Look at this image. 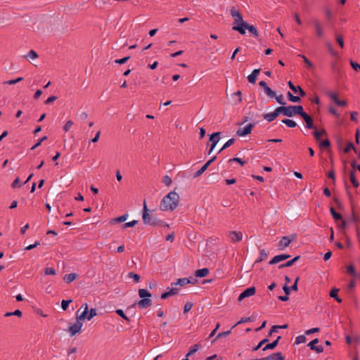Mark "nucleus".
Listing matches in <instances>:
<instances>
[{
    "label": "nucleus",
    "instance_id": "f257e3e1",
    "mask_svg": "<svg viewBox=\"0 0 360 360\" xmlns=\"http://www.w3.org/2000/svg\"><path fill=\"white\" fill-rule=\"evenodd\" d=\"M179 202V195L175 191H171L167 195H165L163 199L161 200L160 205V209L162 211H167L171 210L173 211L175 210Z\"/></svg>",
    "mask_w": 360,
    "mask_h": 360
},
{
    "label": "nucleus",
    "instance_id": "f03ea898",
    "mask_svg": "<svg viewBox=\"0 0 360 360\" xmlns=\"http://www.w3.org/2000/svg\"><path fill=\"white\" fill-rule=\"evenodd\" d=\"M143 222L145 224H148L153 226H165L169 227V224L162 220L158 219L156 217L151 216L149 214V210L147 207L146 201L143 202V213H142Z\"/></svg>",
    "mask_w": 360,
    "mask_h": 360
},
{
    "label": "nucleus",
    "instance_id": "7ed1b4c3",
    "mask_svg": "<svg viewBox=\"0 0 360 360\" xmlns=\"http://www.w3.org/2000/svg\"><path fill=\"white\" fill-rule=\"evenodd\" d=\"M34 30L38 32H47L53 33L54 34H64L69 31L68 26H66L65 24H53L52 25L46 26V27H40L39 26H37V29Z\"/></svg>",
    "mask_w": 360,
    "mask_h": 360
},
{
    "label": "nucleus",
    "instance_id": "20e7f679",
    "mask_svg": "<svg viewBox=\"0 0 360 360\" xmlns=\"http://www.w3.org/2000/svg\"><path fill=\"white\" fill-rule=\"evenodd\" d=\"M139 295L141 300H140L137 304L141 309H147L152 305V300L150 299L151 293L146 289H139Z\"/></svg>",
    "mask_w": 360,
    "mask_h": 360
},
{
    "label": "nucleus",
    "instance_id": "39448f33",
    "mask_svg": "<svg viewBox=\"0 0 360 360\" xmlns=\"http://www.w3.org/2000/svg\"><path fill=\"white\" fill-rule=\"evenodd\" d=\"M287 113L286 117H291L294 115H299L300 116L304 112V108L302 105H290L286 107Z\"/></svg>",
    "mask_w": 360,
    "mask_h": 360
},
{
    "label": "nucleus",
    "instance_id": "423d86ee",
    "mask_svg": "<svg viewBox=\"0 0 360 360\" xmlns=\"http://www.w3.org/2000/svg\"><path fill=\"white\" fill-rule=\"evenodd\" d=\"M89 312V308L87 303H84L82 305L81 308L77 312L76 320L79 322L85 319H87Z\"/></svg>",
    "mask_w": 360,
    "mask_h": 360
},
{
    "label": "nucleus",
    "instance_id": "0eeeda50",
    "mask_svg": "<svg viewBox=\"0 0 360 360\" xmlns=\"http://www.w3.org/2000/svg\"><path fill=\"white\" fill-rule=\"evenodd\" d=\"M221 132H214L210 136L209 141L211 142L210 148L208 150V155H210L220 140Z\"/></svg>",
    "mask_w": 360,
    "mask_h": 360
},
{
    "label": "nucleus",
    "instance_id": "6e6552de",
    "mask_svg": "<svg viewBox=\"0 0 360 360\" xmlns=\"http://www.w3.org/2000/svg\"><path fill=\"white\" fill-rule=\"evenodd\" d=\"M255 123H250L243 128H239L236 131V134L239 136H245L251 134L252 129L255 127Z\"/></svg>",
    "mask_w": 360,
    "mask_h": 360
},
{
    "label": "nucleus",
    "instance_id": "1a4fd4ad",
    "mask_svg": "<svg viewBox=\"0 0 360 360\" xmlns=\"http://www.w3.org/2000/svg\"><path fill=\"white\" fill-rule=\"evenodd\" d=\"M255 292H256L255 287L248 288L240 294V295L238 298V300L239 302H240L246 297L254 295L255 294Z\"/></svg>",
    "mask_w": 360,
    "mask_h": 360
},
{
    "label": "nucleus",
    "instance_id": "9d476101",
    "mask_svg": "<svg viewBox=\"0 0 360 360\" xmlns=\"http://www.w3.org/2000/svg\"><path fill=\"white\" fill-rule=\"evenodd\" d=\"M217 159V156H213L210 160H209L199 170H198L195 174L193 177L197 178L202 175L205 171L208 168L211 163H212Z\"/></svg>",
    "mask_w": 360,
    "mask_h": 360
},
{
    "label": "nucleus",
    "instance_id": "9b49d317",
    "mask_svg": "<svg viewBox=\"0 0 360 360\" xmlns=\"http://www.w3.org/2000/svg\"><path fill=\"white\" fill-rule=\"evenodd\" d=\"M304 122H306V127L309 129H316V126L314 124V120L312 117L304 112L301 116Z\"/></svg>",
    "mask_w": 360,
    "mask_h": 360
},
{
    "label": "nucleus",
    "instance_id": "f8f14e48",
    "mask_svg": "<svg viewBox=\"0 0 360 360\" xmlns=\"http://www.w3.org/2000/svg\"><path fill=\"white\" fill-rule=\"evenodd\" d=\"M231 15H232L234 22H246L243 20V16L240 11L235 7L231 9Z\"/></svg>",
    "mask_w": 360,
    "mask_h": 360
},
{
    "label": "nucleus",
    "instance_id": "ddd939ff",
    "mask_svg": "<svg viewBox=\"0 0 360 360\" xmlns=\"http://www.w3.org/2000/svg\"><path fill=\"white\" fill-rule=\"evenodd\" d=\"M229 238L233 243L239 242L243 238V233L240 231H233L229 233Z\"/></svg>",
    "mask_w": 360,
    "mask_h": 360
},
{
    "label": "nucleus",
    "instance_id": "4468645a",
    "mask_svg": "<svg viewBox=\"0 0 360 360\" xmlns=\"http://www.w3.org/2000/svg\"><path fill=\"white\" fill-rule=\"evenodd\" d=\"M288 85L294 93H298L301 97H304L306 96L305 91L301 88V86H295L291 81H289L288 82Z\"/></svg>",
    "mask_w": 360,
    "mask_h": 360
},
{
    "label": "nucleus",
    "instance_id": "2eb2a0df",
    "mask_svg": "<svg viewBox=\"0 0 360 360\" xmlns=\"http://www.w3.org/2000/svg\"><path fill=\"white\" fill-rule=\"evenodd\" d=\"M82 323L79 321H77L72 326L69 328V332L70 335L73 336L81 330Z\"/></svg>",
    "mask_w": 360,
    "mask_h": 360
},
{
    "label": "nucleus",
    "instance_id": "dca6fc26",
    "mask_svg": "<svg viewBox=\"0 0 360 360\" xmlns=\"http://www.w3.org/2000/svg\"><path fill=\"white\" fill-rule=\"evenodd\" d=\"M290 257V255L286 254L278 255L273 257V259L269 262V264L270 265L275 264L281 261L288 259Z\"/></svg>",
    "mask_w": 360,
    "mask_h": 360
},
{
    "label": "nucleus",
    "instance_id": "f3484780",
    "mask_svg": "<svg viewBox=\"0 0 360 360\" xmlns=\"http://www.w3.org/2000/svg\"><path fill=\"white\" fill-rule=\"evenodd\" d=\"M292 239H290L288 236H283L281 239V240L278 243V248L280 250H283L286 247H288L290 243H291Z\"/></svg>",
    "mask_w": 360,
    "mask_h": 360
},
{
    "label": "nucleus",
    "instance_id": "a211bd4d",
    "mask_svg": "<svg viewBox=\"0 0 360 360\" xmlns=\"http://www.w3.org/2000/svg\"><path fill=\"white\" fill-rule=\"evenodd\" d=\"M38 54L37 53V52L34 50H30L27 54L25 55L24 56V58H26L27 60H29L30 62H31L34 66L37 67V65L34 64V63H32L31 60H33L34 59H37L38 58Z\"/></svg>",
    "mask_w": 360,
    "mask_h": 360
},
{
    "label": "nucleus",
    "instance_id": "6ab92c4d",
    "mask_svg": "<svg viewBox=\"0 0 360 360\" xmlns=\"http://www.w3.org/2000/svg\"><path fill=\"white\" fill-rule=\"evenodd\" d=\"M260 72V69L254 70L252 73L248 76V79L250 83L255 84L257 80V75Z\"/></svg>",
    "mask_w": 360,
    "mask_h": 360
},
{
    "label": "nucleus",
    "instance_id": "aec40b11",
    "mask_svg": "<svg viewBox=\"0 0 360 360\" xmlns=\"http://www.w3.org/2000/svg\"><path fill=\"white\" fill-rule=\"evenodd\" d=\"M266 360H285V356L281 352L273 353L266 357Z\"/></svg>",
    "mask_w": 360,
    "mask_h": 360
},
{
    "label": "nucleus",
    "instance_id": "412c9836",
    "mask_svg": "<svg viewBox=\"0 0 360 360\" xmlns=\"http://www.w3.org/2000/svg\"><path fill=\"white\" fill-rule=\"evenodd\" d=\"M247 25H248V24H236L232 29L238 31L241 34H245V30H247Z\"/></svg>",
    "mask_w": 360,
    "mask_h": 360
},
{
    "label": "nucleus",
    "instance_id": "4be33fe9",
    "mask_svg": "<svg viewBox=\"0 0 360 360\" xmlns=\"http://www.w3.org/2000/svg\"><path fill=\"white\" fill-rule=\"evenodd\" d=\"M197 281V279H194V281L192 282L189 278H179L177 280L176 283H174V285H179L180 286H184L185 285H187L188 283H195Z\"/></svg>",
    "mask_w": 360,
    "mask_h": 360
},
{
    "label": "nucleus",
    "instance_id": "5701e85b",
    "mask_svg": "<svg viewBox=\"0 0 360 360\" xmlns=\"http://www.w3.org/2000/svg\"><path fill=\"white\" fill-rule=\"evenodd\" d=\"M281 337L278 336L276 340L272 342L271 343H269L266 345V346L262 349L263 351H266L267 349H274L276 348V347L278 345L279 340H281Z\"/></svg>",
    "mask_w": 360,
    "mask_h": 360
},
{
    "label": "nucleus",
    "instance_id": "b1692460",
    "mask_svg": "<svg viewBox=\"0 0 360 360\" xmlns=\"http://www.w3.org/2000/svg\"><path fill=\"white\" fill-rule=\"evenodd\" d=\"M78 277V275L75 273H71L65 275L63 277V280L67 283H70L73 281H75Z\"/></svg>",
    "mask_w": 360,
    "mask_h": 360
},
{
    "label": "nucleus",
    "instance_id": "393cba45",
    "mask_svg": "<svg viewBox=\"0 0 360 360\" xmlns=\"http://www.w3.org/2000/svg\"><path fill=\"white\" fill-rule=\"evenodd\" d=\"M210 271L207 268H203L198 269L195 271V276L199 278H203L208 275Z\"/></svg>",
    "mask_w": 360,
    "mask_h": 360
},
{
    "label": "nucleus",
    "instance_id": "a878e982",
    "mask_svg": "<svg viewBox=\"0 0 360 360\" xmlns=\"http://www.w3.org/2000/svg\"><path fill=\"white\" fill-rule=\"evenodd\" d=\"M349 179L352 184V186L354 188H357L359 186V181H357L356 176H355V172L354 170H352L349 172Z\"/></svg>",
    "mask_w": 360,
    "mask_h": 360
},
{
    "label": "nucleus",
    "instance_id": "bb28decb",
    "mask_svg": "<svg viewBox=\"0 0 360 360\" xmlns=\"http://www.w3.org/2000/svg\"><path fill=\"white\" fill-rule=\"evenodd\" d=\"M330 212L331 215L333 216V218L337 221V220H342V216L341 214L337 212L333 207H330Z\"/></svg>",
    "mask_w": 360,
    "mask_h": 360
},
{
    "label": "nucleus",
    "instance_id": "cd10ccee",
    "mask_svg": "<svg viewBox=\"0 0 360 360\" xmlns=\"http://www.w3.org/2000/svg\"><path fill=\"white\" fill-rule=\"evenodd\" d=\"M339 292V289L338 288H333L330 292V296L333 298H334L338 302L341 303L342 302V299H340L338 295V292Z\"/></svg>",
    "mask_w": 360,
    "mask_h": 360
},
{
    "label": "nucleus",
    "instance_id": "c85d7f7f",
    "mask_svg": "<svg viewBox=\"0 0 360 360\" xmlns=\"http://www.w3.org/2000/svg\"><path fill=\"white\" fill-rule=\"evenodd\" d=\"M200 347H201V345L199 343L195 344L194 345H193L190 348L188 352L186 354V357H188L189 356H191L193 354H195L200 349Z\"/></svg>",
    "mask_w": 360,
    "mask_h": 360
},
{
    "label": "nucleus",
    "instance_id": "c756f323",
    "mask_svg": "<svg viewBox=\"0 0 360 360\" xmlns=\"http://www.w3.org/2000/svg\"><path fill=\"white\" fill-rule=\"evenodd\" d=\"M314 138L317 141H320V139H321V136H323V135H325L326 134V131L325 129H321V130H317V129L316 128L315 131H314Z\"/></svg>",
    "mask_w": 360,
    "mask_h": 360
},
{
    "label": "nucleus",
    "instance_id": "7c9ffc66",
    "mask_svg": "<svg viewBox=\"0 0 360 360\" xmlns=\"http://www.w3.org/2000/svg\"><path fill=\"white\" fill-rule=\"evenodd\" d=\"M264 118L268 122L274 121L278 116L275 113V112H272L270 113H266L263 115Z\"/></svg>",
    "mask_w": 360,
    "mask_h": 360
},
{
    "label": "nucleus",
    "instance_id": "2f4dec72",
    "mask_svg": "<svg viewBox=\"0 0 360 360\" xmlns=\"http://www.w3.org/2000/svg\"><path fill=\"white\" fill-rule=\"evenodd\" d=\"M274 112L277 116H278L280 114H283V115L286 116V113H287L286 106H284L283 105L282 106H279L276 108Z\"/></svg>",
    "mask_w": 360,
    "mask_h": 360
},
{
    "label": "nucleus",
    "instance_id": "473e14b6",
    "mask_svg": "<svg viewBox=\"0 0 360 360\" xmlns=\"http://www.w3.org/2000/svg\"><path fill=\"white\" fill-rule=\"evenodd\" d=\"M347 273L353 277L356 278L357 276V274L355 269V267L353 264H350L347 266Z\"/></svg>",
    "mask_w": 360,
    "mask_h": 360
},
{
    "label": "nucleus",
    "instance_id": "72a5a7b5",
    "mask_svg": "<svg viewBox=\"0 0 360 360\" xmlns=\"http://www.w3.org/2000/svg\"><path fill=\"white\" fill-rule=\"evenodd\" d=\"M282 122L290 128H294L297 126V123L294 120L290 119H284L282 120Z\"/></svg>",
    "mask_w": 360,
    "mask_h": 360
},
{
    "label": "nucleus",
    "instance_id": "f704fd0d",
    "mask_svg": "<svg viewBox=\"0 0 360 360\" xmlns=\"http://www.w3.org/2000/svg\"><path fill=\"white\" fill-rule=\"evenodd\" d=\"M288 99L294 103H299L301 101L300 97L292 95L290 91L288 92Z\"/></svg>",
    "mask_w": 360,
    "mask_h": 360
},
{
    "label": "nucleus",
    "instance_id": "c9c22d12",
    "mask_svg": "<svg viewBox=\"0 0 360 360\" xmlns=\"http://www.w3.org/2000/svg\"><path fill=\"white\" fill-rule=\"evenodd\" d=\"M315 32L318 37H322L323 35V30L320 24H316L315 26Z\"/></svg>",
    "mask_w": 360,
    "mask_h": 360
},
{
    "label": "nucleus",
    "instance_id": "e433bc0d",
    "mask_svg": "<svg viewBox=\"0 0 360 360\" xmlns=\"http://www.w3.org/2000/svg\"><path fill=\"white\" fill-rule=\"evenodd\" d=\"M22 315V312L20 309H16L13 312H6L4 314V316L8 317L11 316H17L18 317H21Z\"/></svg>",
    "mask_w": 360,
    "mask_h": 360
},
{
    "label": "nucleus",
    "instance_id": "4c0bfd02",
    "mask_svg": "<svg viewBox=\"0 0 360 360\" xmlns=\"http://www.w3.org/2000/svg\"><path fill=\"white\" fill-rule=\"evenodd\" d=\"M127 276L132 278L135 283H139L141 278L139 275L134 272H129Z\"/></svg>",
    "mask_w": 360,
    "mask_h": 360
},
{
    "label": "nucleus",
    "instance_id": "58836bf2",
    "mask_svg": "<svg viewBox=\"0 0 360 360\" xmlns=\"http://www.w3.org/2000/svg\"><path fill=\"white\" fill-rule=\"evenodd\" d=\"M352 149L354 151L355 153H357V150L356 148H354V144L352 142H349L346 148L344 149V153H347Z\"/></svg>",
    "mask_w": 360,
    "mask_h": 360
},
{
    "label": "nucleus",
    "instance_id": "ea45409f",
    "mask_svg": "<svg viewBox=\"0 0 360 360\" xmlns=\"http://www.w3.org/2000/svg\"><path fill=\"white\" fill-rule=\"evenodd\" d=\"M116 314L117 315H119L120 316H121L123 319H124L126 321H127L128 323L130 322V319L129 317H127L126 316V314H124V311L122 309H117L115 311Z\"/></svg>",
    "mask_w": 360,
    "mask_h": 360
},
{
    "label": "nucleus",
    "instance_id": "a19ab883",
    "mask_svg": "<svg viewBox=\"0 0 360 360\" xmlns=\"http://www.w3.org/2000/svg\"><path fill=\"white\" fill-rule=\"evenodd\" d=\"M231 330V329L229 330L225 331V332H221V333H218L217 337L212 341V343H214L217 339H219L221 338L228 336L230 334Z\"/></svg>",
    "mask_w": 360,
    "mask_h": 360
},
{
    "label": "nucleus",
    "instance_id": "79ce46f5",
    "mask_svg": "<svg viewBox=\"0 0 360 360\" xmlns=\"http://www.w3.org/2000/svg\"><path fill=\"white\" fill-rule=\"evenodd\" d=\"M326 46H327V47H328V49L329 53H330L332 56H335V57H338V52H337V51H335L333 49V46H332V45H331V44H330V42H327V43H326Z\"/></svg>",
    "mask_w": 360,
    "mask_h": 360
},
{
    "label": "nucleus",
    "instance_id": "37998d69",
    "mask_svg": "<svg viewBox=\"0 0 360 360\" xmlns=\"http://www.w3.org/2000/svg\"><path fill=\"white\" fill-rule=\"evenodd\" d=\"M264 91L265 94L270 98H274L276 96V92L273 91L269 86Z\"/></svg>",
    "mask_w": 360,
    "mask_h": 360
},
{
    "label": "nucleus",
    "instance_id": "c03bdc74",
    "mask_svg": "<svg viewBox=\"0 0 360 360\" xmlns=\"http://www.w3.org/2000/svg\"><path fill=\"white\" fill-rule=\"evenodd\" d=\"M235 142V139H231L229 141H227L225 144L223 146V147L220 149L219 153H221L222 150H225L226 148L231 146L233 143Z\"/></svg>",
    "mask_w": 360,
    "mask_h": 360
},
{
    "label": "nucleus",
    "instance_id": "a18cd8bd",
    "mask_svg": "<svg viewBox=\"0 0 360 360\" xmlns=\"http://www.w3.org/2000/svg\"><path fill=\"white\" fill-rule=\"evenodd\" d=\"M349 63L354 71L360 72V65L358 63L350 60Z\"/></svg>",
    "mask_w": 360,
    "mask_h": 360
},
{
    "label": "nucleus",
    "instance_id": "49530a36",
    "mask_svg": "<svg viewBox=\"0 0 360 360\" xmlns=\"http://www.w3.org/2000/svg\"><path fill=\"white\" fill-rule=\"evenodd\" d=\"M306 337L304 335H300L295 338V344L299 345L306 342Z\"/></svg>",
    "mask_w": 360,
    "mask_h": 360
},
{
    "label": "nucleus",
    "instance_id": "de8ad7c7",
    "mask_svg": "<svg viewBox=\"0 0 360 360\" xmlns=\"http://www.w3.org/2000/svg\"><path fill=\"white\" fill-rule=\"evenodd\" d=\"M88 313L87 320L90 321L93 317L97 315L96 309L91 308Z\"/></svg>",
    "mask_w": 360,
    "mask_h": 360
},
{
    "label": "nucleus",
    "instance_id": "09e8293b",
    "mask_svg": "<svg viewBox=\"0 0 360 360\" xmlns=\"http://www.w3.org/2000/svg\"><path fill=\"white\" fill-rule=\"evenodd\" d=\"M319 146L322 148H328L330 146V142L328 139L320 141Z\"/></svg>",
    "mask_w": 360,
    "mask_h": 360
},
{
    "label": "nucleus",
    "instance_id": "8fccbe9b",
    "mask_svg": "<svg viewBox=\"0 0 360 360\" xmlns=\"http://www.w3.org/2000/svg\"><path fill=\"white\" fill-rule=\"evenodd\" d=\"M259 258L257 260V262H262V260L265 259L268 256L267 253L264 250H261L259 251Z\"/></svg>",
    "mask_w": 360,
    "mask_h": 360
},
{
    "label": "nucleus",
    "instance_id": "3c124183",
    "mask_svg": "<svg viewBox=\"0 0 360 360\" xmlns=\"http://www.w3.org/2000/svg\"><path fill=\"white\" fill-rule=\"evenodd\" d=\"M241 94H242V93L240 91H237L236 92L233 94V95H232L233 96H237V99L234 102V103L236 105H237L241 102V101H242Z\"/></svg>",
    "mask_w": 360,
    "mask_h": 360
},
{
    "label": "nucleus",
    "instance_id": "603ef678",
    "mask_svg": "<svg viewBox=\"0 0 360 360\" xmlns=\"http://www.w3.org/2000/svg\"><path fill=\"white\" fill-rule=\"evenodd\" d=\"M335 38H336V41L338 42L339 46L342 49H343L344 48V39H343L342 36L340 34H337Z\"/></svg>",
    "mask_w": 360,
    "mask_h": 360
},
{
    "label": "nucleus",
    "instance_id": "864d4df0",
    "mask_svg": "<svg viewBox=\"0 0 360 360\" xmlns=\"http://www.w3.org/2000/svg\"><path fill=\"white\" fill-rule=\"evenodd\" d=\"M267 342H269V340L267 338L263 339L259 342V344L257 346L252 348V351H257L264 344L266 343Z\"/></svg>",
    "mask_w": 360,
    "mask_h": 360
},
{
    "label": "nucleus",
    "instance_id": "5fc2aeb1",
    "mask_svg": "<svg viewBox=\"0 0 360 360\" xmlns=\"http://www.w3.org/2000/svg\"><path fill=\"white\" fill-rule=\"evenodd\" d=\"M44 274L54 276L56 274V272L53 268L47 267L44 269Z\"/></svg>",
    "mask_w": 360,
    "mask_h": 360
},
{
    "label": "nucleus",
    "instance_id": "6e6d98bb",
    "mask_svg": "<svg viewBox=\"0 0 360 360\" xmlns=\"http://www.w3.org/2000/svg\"><path fill=\"white\" fill-rule=\"evenodd\" d=\"M127 217H128V214H124L120 217H116L115 219H113L112 220L114 221H116V222H123V221H125L127 219Z\"/></svg>",
    "mask_w": 360,
    "mask_h": 360
},
{
    "label": "nucleus",
    "instance_id": "4d7b16f0",
    "mask_svg": "<svg viewBox=\"0 0 360 360\" xmlns=\"http://www.w3.org/2000/svg\"><path fill=\"white\" fill-rule=\"evenodd\" d=\"M72 302V300H62L61 302V308L63 309V310H67L68 307V305Z\"/></svg>",
    "mask_w": 360,
    "mask_h": 360
},
{
    "label": "nucleus",
    "instance_id": "13d9d810",
    "mask_svg": "<svg viewBox=\"0 0 360 360\" xmlns=\"http://www.w3.org/2000/svg\"><path fill=\"white\" fill-rule=\"evenodd\" d=\"M247 30H249V32L252 34L253 35L255 36H258V33H257V29L255 27H254L253 25H250L248 24V25H247Z\"/></svg>",
    "mask_w": 360,
    "mask_h": 360
},
{
    "label": "nucleus",
    "instance_id": "bf43d9fd",
    "mask_svg": "<svg viewBox=\"0 0 360 360\" xmlns=\"http://www.w3.org/2000/svg\"><path fill=\"white\" fill-rule=\"evenodd\" d=\"M137 224H138V221L137 220H133L131 221L127 222V223L123 224V229L133 227L135 225H136Z\"/></svg>",
    "mask_w": 360,
    "mask_h": 360
},
{
    "label": "nucleus",
    "instance_id": "052dcab7",
    "mask_svg": "<svg viewBox=\"0 0 360 360\" xmlns=\"http://www.w3.org/2000/svg\"><path fill=\"white\" fill-rule=\"evenodd\" d=\"M319 342V339L315 338L312 341H311L309 343H308L307 347L310 348V349L314 350V349H316V345Z\"/></svg>",
    "mask_w": 360,
    "mask_h": 360
},
{
    "label": "nucleus",
    "instance_id": "680f3d73",
    "mask_svg": "<svg viewBox=\"0 0 360 360\" xmlns=\"http://www.w3.org/2000/svg\"><path fill=\"white\" fill-rule=\"evenodd\" d=\"M327 96L330 97L334 103L336 104V102L339 100L338 96L336 94L332 92H328Z\"/></svg>",
    "mask_w": 360,
    "mask_h": 360
},
{
    "label": "nucleus",
    "instance_id": "e2e57ef3",
    "mask_svg": "<svg viewBox=\"0 0 360 360\" xmlns=\"http://www.w3.org/2000/svg\"><path fill=\"white\" fill-rule=\"evenodd\" d=\"M72 125H73V122L72 120L67 121L63 127V130L65 132L68 131Z\"/></svg>",
    "mask_w": 360,
    "mask_h": 360
},
{
    "label": "nucleus",
    "instance_id": "0e129e2a",
    "mask_svg": "<svg viewBox=\"0 0 360 360\" xmlns=\"http://www.w3.org/2000/svg\"><path fill=\"white\" fill-rule=\"evenodd\" d=\"M11 186L12 188H19L21 186V184H20V179L19 177H17L14 181L11 184Z\"/></svg>",
    "mask_w": 360,
    "mask_h": 360
},
{
    "label": "nucleus",
    "instance_id": "69168bd1",
    "mask_svg": "<svg viewBox=\"0 0 360 360\" xmlns=\"http://www.w3.org/2000/svg\"><path fill=\"white\" fill-rule=\"evenodd\" d=\"M193 307V303L190 302H187L185 305H184V313L186 314L187 312H188Z\"/></svg>",
    "mask_w": 360,
    "mask_h": 360
},
{
    "label": "nucleus",
    "instance_id": "338daca9",
    "mask_svg": "<svg viewBox=\"0 0 360 360\" xmlns=\"http://www.w3.org/2000/svg\"><path fill=\"white\" fill-rule=\"evenodd\" d=\"M172 179L168 175H165L163 176L162 183H164L166 186H169L172 184Z\"/></svg>",
    "mask_w": 360,
    "mask_h": 360
},
{
    "label": "nucleus",
    "instance_id": "774afa93",
    "mask_svg": "<svg viewBox=\"0 0 360 360\" xmlns=\"http://www.w3.org/2000/svg\"><path fill=\"white\" fill-rule=\"evenodd\" d=\"M274 98L279 104L283 105L286 104L285 102L283 101V96L282 94H280L279 96L276 95Z\"/></svg>",
    "mask_w": 360,
    "mask_h": 360
}]
</instances>
